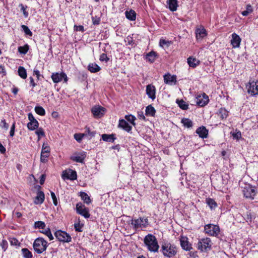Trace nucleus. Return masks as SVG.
I'll list each match as a JSON object with an SVG mask.
<instances>
[{
	"label": "nucleus",
	"instance_id": "obj_1",
	"mask_svg": "<svg viewBox=\"0 0 258 258\" xmlns=\"http://www.w3.org/2000/svg\"><path fill=\"white\" fill-rule=\"evenodd\" d=\"M144 242L150 251L154 252L158 251L159 246L157 238L154 235L151 234L147 235L144 237Z\"/></svg>",
	"mask_w": 258,
	"mask_h": 258
},
{
	"label": "nucleus",
	"instance_id": "obj_2",
	"mask_svg": "<svg viewBox=\"0 0 258 258\" xmlns=\"http://www.w3.org/2000/svg\"><path fill=\"white\" fill-rule=\"evenodd\" d=\"M161 251L165 256L169 258L174 256L177 252L176 246L169 242H164L162 244Z\"/></svg>",
	"mask_w": 258,
	"mask_h": 258
},
{
	"label": "nucleus",
	"instance_id": "obj_3",
	"mask_svg": "<svg viewBox=\"0 0 258 258\" xmlns=\"http://www.w3.org/2000/svg\"><path fill=\"white\" fill-rule=\"evenodd\" d=\"M48 246V242L42 237L37 238L33 244L34 251L38 254H41L45 251Z\"/></svg>",
	"mask_w": 258,
	"mask_h": 258
},
{
	"label": "nucleus",
	"instance_id": "obj_4",
	"mask_svg": "<svg viewBox=\"0 0 258 258\" xmlns=\"http://www.w3.org/2000/svg\"><path fill=\"white\" fill-rule=\"evenodd\" d=\"M131 224L135 231H137L146 228L149 223L148 218L143 217L138 219H132L131 220Z\"/></svg>",
	"mask_w": 258,
	"mask_h": 258
},
{
	"label": "nucleus",
	"instance_id": "obj_5",
	"mask_svg": "<svg viewBox=\"0 0 258 258\" xmlns=\"http://www.w3.org/2000/svg\"><path fill=\"white\" fill-rule=\"evenodd\" d=\"M212 242L209 238L199 239L197 244L198 248L202 252H207L211 249Z\"/></svg>",
	"mask_w": 258,
	"mask_h": 258
},
{
	"label": "nucleus",
	"instance_id": "obj_6",
	"mask_svg": "<svg viewBox=\"0 0 258 258\" xmlns=\"http://www.w3.org/2000/svg\"><path fill=\"white\" fill-rule=\"evenodd\" d=\"M244 196L247 199H254L256 195V190L255 186L250 184L246 185L242 190Z\"/></svg>",
	"mask_w": 258,
	"mask_h": 258
},
{
	"label": "nucleus",
	"instance_id": "obj_7",
	"mask_svg": "<svg viewBox=\"0 0 258 258\" xmlns=\"http://www.w3.org/2000/svg\"><path fill=\"white\" fill-rule=\"evenodd\" d=\"M204 230L209 235L216 236L219 233L220 228L217 225L209 224L205 226Z\"/></svg>",
	"mask_w": 258,
	"mask_h": 258
},
{
	"label": "nucleus",
	"instance_id": "obj_8",
	"mask_svg": "<svg viewBox=\"0 0 258 258\" xmlns=\"http://www.w3.org/2000/svg\"><path fill=\"white\" fill-rule=\"evenodd\" d=\"M54 235L61 242H69L72 240V237L70 234L63 231L57 230L55 232Z\"/></svg>",
	"mask_w": 258,
	"mask_h": 258
},
{
	"label": "nucleus",
	"instance_id": "obj_9",
	"mask_svg": "<svg viewBox=\"0 0 258 258\" xmlns=\"http://www.w3.org/2000/svg\"><path fill=\"white\" fill-rule=\"evenodd\" d=\"M51 78L54 83H58L62 80H63L64 83H67L68 80L66 74L63 72L60 73H53Z\"/></svg>",
	"mask_w": 258,
	"mask_h": 258
},
{
	"label": "nucleus",
	"instance_id": "obj_10",
	"mask_svg": "<svg viewBox=\"0 0 258 258\" xmlns=\"http://www.w3.org/2000/svg\"><path fill=\"white\" fill-rule=\"evenodd\" d=\"M77 175L76 171L71 169H67L62 172V178L63 179L74 180L77 179Z\"/></svg>",
	"mask_w": 258,
	"mask_h": 258
},
{
	"label": "nucleus",
	"instance_id": "obj_11",
	"mask_svg": "<svg viewBox=\"0 0 258 258\" xmlns=\"http://www.w3.org/2000/svg\"><path fill=\"white\" fill-rule=\"evenodd\" d=\"M76 210L77 213L83 216L85 218L90 217V215L89 213L88 209L81 203H78L76 205Z\"/></svg>",
	"mask_w": 258,
	"mask_h": 258
},
{
	"label": "nucleus",
	"instance_id": "obj_12",
	"mask_svg": "<svg viewBox=\"0 0 258 258\" xmlns=\"http://www.w3.org/2000/svg\"><path fill=\"white\" fill-rule=\"evenodd\" d=\"M247 92L251 96L258 94V82L252 81L249 83V85L247 86Z\"/></svg>",
	"mask_w": 258,
	"mask_h": 258
},
{
	"label": "nucleus",
	"instance_id": "obj_13",
	"mask_svg": "<svg viewBox=\"0 0 258 258\" xmlns=\"http://www.w3.org/2000/svg\"><path fill=\"white\" fill-rule=\"evenodd\" d=\"M146 94L148 97L152 100H154L156 98V89L154 86L148 85L146 87Z\"/></svg>",
	"mask_w": 258,
	"mask_h": 258
},
{
	"label": "nucleus",
	"instance_id": "obj_14",
	"mask_svg": "<svg viewBox=\"0 0 258 258\" xmlns=\"http://www.w3.org/2000/svg\"><path fill=\"white\" fill-rule=\"evenodd\" d=\"M209 101L208 96L204 93L202 96H199L197 97V104L200 106H204L206 105Z\"/></svg>",
	"mask_w": 258,
	"mask_h": 258
},
{
	"label": "nucleus",
	"instance_id": "obj_15",
	"mask_svg": "<svg viewBox=\"0 0 258 258\" xmlns=\"http://www.w3.org/2000/svg\"><path fill=\"white\" fill-rule=\"evenodd\" d=\"M164 81L165 84L169 85H175L176 82V76H171L169 74H165L164 76Z\"/></svg>",
	"mask_w": 258,
	"mask_h": 258
},
{
	"label": "nucleus",
	"instance_id": "obj_16",
	"mask_svg": "<svg viewBox=\"0 0 258 258\" xmlns=\"http://www.w3.org/2000/svg\"><path fill=\"white\" fill-rule=\"evenodd\" d=\"M104 108L100 106H94L91 109L92 113L96 117H100L102 116L104 113Z\"/></svg>",
	"mask_w": 258,
	"mask_h": 258
},
{
	"label": "nucleus",
	"instance_id": "obj_17",
	"mask_svg": "<svg viewBox=\"0 0 258 258\" xmlns=\"http://www.w3.org/2000/svg\"><path fill=\"white\" fill-rule=\"evenodd\" d=\"M180 245L182 249L186 251H189L192 249L191 244H189L187 238L185 237H182L180 239Z\"/></svg>",
	"mask_w": 258,
	"mask_h": 258
},
{
	"label": "nucleus",
	"instance_id": "obj_18",
	"mask_svg": "<svg viewBox=\"0 0 258 258\" xmlns=\"http://www.w3.org/2000/svg\"><path fill=\"white\" fill-rule=\"evenodd\" d=\"M241 38L240 37L234 33L232 34V39L231 40V44L232 45L233 47L237 48L240 45L241 42Z\"/></svg>",
	"mask_w": 258,
	"mask_h": 258
},
{
	"label": "nucleus",
	"instance_id": "obj_19",
	"mask_svg": "<svg viewBox=\"0 0 258 258\" xmlns=\"http://www.w3.org/2000/svg\"><path fill=\"white\" fill-rule=\"evenodd\" d=\"M196 133L199 137L202 139L207 138L208 135V130L204 126H201L198 127L196 130Z\"/></svg>",
	"mask_w": 258,
	"mask_h": 258
},
{
	"label": "nucleus",
	"instance_id": "obj_20",
	"mask_svg": "<svg viewBox=\"0 0 258 258\" xmlns=\"http://www.w3.org/2000/svg\"><path fill=\"white\" fill-rule=\"evenodd\" d=\"M118 127L122 128L123 130L129 133L131 131L132 127L124 119H120L119 121Z\"/></svg>",
	"mask_w": 258,
	"mask_h": 258
},
{
	"label": "nucleus",
	"instance_id": "obj_21",
	"mask_svg": "<svg viewBox=\"0 0 258 258\" xmlns=\"http://www.w3.org/2000/svg\"><path fill=\"white\" fill-rule=\"evenodd\" d=\"M86 157V154L85 152L81 153L79 155H74L71 157V159L74 161L78 163H83L84 160Z\"/></svg>",
	"mask_w": 258,
	"mask_h": 258
},
{
	"label": "nucleus",
	"instance_id": "obj_22",
	"mask_svg": "<svg viewBox=\"0 0 258 258\" xmlns=\"http://www.w3.org/2000/svg\"><path fill=\"white\" fill-rule=\"evenodd\" d=\"M44 198L45 196L44 192L43 191H39L37 192L34 202L35 204H41L44 202Z\"/></svg>",
	"mask_w": 258,
	"mask_h": 258
},
{
	"label": "nucleus",
	"instance_id": "obj_23",
	"mask_svg": "<svg viewBox=\"0 0 258 258\" xmlns=\"http://www.w3.org/2000/svg\"><path fill=\"white\" fill-rule=\"evenodd\" d=\"M196 34L197 39H202L207 34L206 29L203 27L197 29L196 30Z\"/></svg>",
	"mask_w": 258,
	"mask_h": 258
},
{
	"label": "nucleus",
	"instance_id": "obj_24",
	"mask_svg": "<svg viewBox=\"0 0 258 258\" xmlns=\"http://www.w3.org/2000/svg\"><path fill=\"white\" fill-rule=\"evenodd\" d=\"M187 63L189 67L196 68L200 64V61L197 58L190 56L187 58Z\"/></svg>",
	"mask_w": 258,
	"mask_h": 258
},
{
	"label": "nucleus",
	"instance_id": "obj_25",
	"mask_svg": "<svg viewBox=\"0 0 258 258\" xmlns=\"http://www.w3.org/2000/svg\"><path fill=\"white\" fill-rule=\"evenodd\" d=\"M168 4L169 9L172 12L175 11L177 7V0H168L167 1Z\"/></svg>",
	"mask_w": 258,
	"mask_h": 258
},
{
	"label": "nucleus",
	"instance_id": "obj_26",
	"mask_svg": "<svg viewBox=\"0 0 258 258\" xmlns=\"http://www.w3.org/2000/svg\"><path fill=\"white\" fill-rule=\"evenodd\" d=\"M126 18L131 20L134 21L136 20V13L135 11L131 10L129 11H126L125 12Z\"/></svg>",
	"mask_w": 258,
	"mask_h": 258
},
{
	"label": "nucleus",
	"instance_id": "obj_27",
	"mask_svg": "<svg viewBox=\"0 0 258 258\" xmlns=\"http://www.w3.org/2000/svg\"><path fill=\"white\" fill-rule=\"evenodd\" d=\"M88 70L91 73H97L100 70V68L95 63H90L88 66Z\"/></svg>",
	"mask_w": 258,
	"mask_h": 258
},
{
	"label": "nucleus",
	"instance_id": "obj_28",
	"mask_svg": "<svg viewBox=\"0 0 258 258\" xmlns=\"http://www.w3.org/2000/svg\"><path fill=\"white\" fill-rule=\"evenodd\" d=\"M101 138L104 141L111 143H113L115 139L113 134H103L101 136Z\"/></svg>",
	"mask_w": 258,
	"mask_h": 258
},
{
	"label": "nucleus",
	"instance_id": "obj_29",
	"mask_svg": "<svg viewBox=\"0 0 258 258\" xmlns=\"http://www.w3.org/2000/svg\"><path fill=\"white\" fill-rule=\"evenodd\" d=\"M19 76L23 79L27 78V74L26 70L23 67H19L17 71Z\"/></svg>",
	"mask_w": 258,
	"mask_h": 258
},
{
	"label": "nucleus",
	"instance_id": "obj_30",
	"mask_svg": "<svg viewBox=\"0 0 258 258\" xmlns=\"http://www.w3.org/2000/svg\"><path fill=\"white\" fill-rule=\"evenodd\" d=\"M85 133H83L85 137H87L89 139H91L94 137L96 134V132L94 131H91L89 128L86 127Z\"/></svg>",
	"mask_w": 258,
	"mask_h": 258
},
{
	"label": "nucleus",
	"instance_id": "obj_31",
	"mask_svg": "<svg viewBox=\"0 0 258 258\" xmlns=\"http://www.w3.org/2000/svg\"><path fill=\"white\" fill-rule=\"evenodd\" d=\"M156 56H157V54L155 52L151 51L147 54L146 58L149 61L152 63L155 60Z\"/></svg>",
	"mask_w": 258,
	"mask_h": 258
},
{
	"label": "nucleus",
	"instance_id": "obj_32",
	"mask_svg": "<svg viewBox=\"0 0 258 258\" xmlns=\"http://www.w3.org/2000/svg\"><path fill=\"white\" fill-rule=\"evenodd\" d=\"M29 49V46L28 44H25L24 46H19L18 48L19 52L22 55H25Z\"/></svg>",
	"mask_w": 258,
	"mask_h": 258
},
{
	"label": "nucleus",
	"instance_id": "obj_33",
	"mask_svg": "<svg viewBox=\"0 0 258 258\" xmlns=\"http://www.w3.org/2000/svg\"><path fill=\"white\" fill-rule=\"evenodd\" d=\"M156 112L155 108L151 105H148L146 109V114L151 116H154Z\"/></svg>",
	"mask_w": 258,
	"mask_h": 258
},
{
	"label": "nucleus",
	"instance_id": "obj_34",
	"mask_svg": "<svg viewBox=\"0 0 258 258\" xmlns=\"http://www.w3.org/2000/svg\"><path fill=\"white\" fill-rule=\"evenodd\" d=\"M80 197L82 200L87 204L89 205L91 203V200L88 195L85 192H80Z\"/></svg>",
	"mask_w": 258,
	"mask_h": 258
},
{
	"label": "nucleus",
	"instance_id": "obj_35",
	"mask_svg": "<svg viewBox=\"0 0 258 258\" xmlns=\"http://www.w3.org/2000/svg\"><path fill=\"white\" fill-rule=\"evenodd\" d=\"M206 203L210 207L211 209H215L217 206L216 202L214 200L211 198H207L206 199Z\"/></svg>",
	"mask_w": 258,
	"mask_h": 258
},
{
	"label": "nucleus",
	"instance_id": "obj_36",
	"mask_svg": "<svg viewBox=\"0 0 258 258\" xmlns=\"http://www.w3.org/2000/svg\"><path fill=\"white\" fill-rule=\"evenodd\" d=\"M183 125L187 128H189L192 126V121L188 118H182L181 121Z\"/></svg>",
	"mask_w": 258,
	"mask_h": 258
},
{
	"label": "nucleus",
	"instance_id": "obj_37",
	"mask_svg": "<svg viewBox=\"0 0 258 258\" xmlns=\"http://www.w3.org/2000/svg\"><path fill=\"white\" fill-rule=\"evenodd\" d=\"M176 103L179 107L183 110H187L188 108V105L183 100H176Z\"/></svg>",
	"mask_w": 258,
	"mask_h": 258
},
{
	"label": "nucleus",
	"instance_id": "obj_38",
	"mask_svg": "<svg viewBox=\"0 0 258 258\" xmlns=\"http://www.w3.org/2000/svg\"><path fill=\"white\" fill-rule=\"evenodd\" d=\"M39 123L38 121L29 122L27 124V127L29 130L33 131L38 127Z\"/></svg>",
	"mask_w": 258,
	"mask_h": 258
},
{
	"label": "nucleus",
	"instance_id": "obj_39",
	"mask_svg": "<svg viewBox=\"0 0 258 258\" xmlns=\"http://www.w3.org/2000/svg\"><path fill=\"white\" fill-rule=\"evenodd\" d=\"M40 232L46 235L48 237L49 240H52L53 239V236L49 228H47L46 229H42V230L40 231Z\"/></svg>",
	"mask_w": 258,
	"mask_h": 258
},
{
	"label": "nucleus",
	"instance_id": "obj_40",
	"mask_svg": "<svg viewBox=\"0 0 258 258\" xmlns=\"http://www.w3.org/2000/svg\"><path fill=\"white\" fill-rule=\"evenodd\" d=\"M22 253L24 258H32V252L26 248L22 249Z\"/></svg>",
	"mask_w": 258,
	"mask_h": 258
},
{
	"label": "nucleus",
	"instance_id": "obj_41",
	"mask_svg": "<svg viewBox=\"0 0 258 258\" xmlns=\"http://www.w3.org/2000/svg\"><path fill=\"white\" fill-rule=\"evenodd\" d=\"M218 115L222 119H225L228 115V112L225 109L221 108L219 110Z\"/></svg>",
	"mask_w": 258,
	"mask_h": 258
},
{
	"label": "nucleus",
	"instance_id": "obj_42",
	"mask_svg": "<svg viewBox=\"0 0 258 258\" xmlns=\"http://www.w3.org/2000/svg\"><path fill=\"white\" fill-rule=\"evenodd\" d=\"M45 223L41 221H36L34 223V227L35 229H44L45 228Z\"/></svg>",
	"mask_w": 258,
	"mask_h": 258
},
{
	"label": "nucleus",
	"instance_id": "obj_43",
	"mask_svg": "<svg viewBox=\"0 0 258 258\" xmlns=\"http://www.w3.org/2000/svg\"><path fill=\"white\" fill-rule=\"evenodd\" d=\"M35 111L37 114L43 116L45 114V111L44 109L41 106H36L35 107Z\"/></svg>",
	"mask_w": 258,
	"mask_h": 258
},
{
	"label": "nucleus",
	"instance_id": "obj_44",
	"mask_svg": "<svg viewBox=\"0 0 258 258\" xmlns=\"http://www.w3.org/2000/svg\"><path fill=\"white\" fill-rule=\"evenodd\" d=\"M83 226V224L80 223V221L78 219V221L75 222L74 224V228L76 231L78 232H82V227Z\"/></svg>",
	"mask_w": 258,
	"mask_h": 258
},
{
	"label": "nucleus",
	"instance_id": "obj_45",
	"mask_svg": "<svg viewBox=\"0 0 258 258\" xmlns=\"http://www.w3.org/2000/svg\"><path fill=\"white\" fill-rule=\"evenodd\" d=\"M252 12V8L251 5H247L246 6V10L243 11L241 12V14L243 16H247L249 14Z\"/></svg>",
	"mask_w": 258,
	"mask_h": 258
},
{
	"label": "nucleus",
	"instance_id": "obj_46",
	"mask_svg": "<svg viewBox=\"0 0 258 258\" xmlns=\"http://www.w3.org/2000/svg\"><path fill=\"white\" fill-rule=\"evenodd\" d=\"M125 119L129 121L133 125H135L136 123L135 121L136 120V117L133 115H126L125 116Z\"/></svg>",
	"mask_w": 258,
	"mask_h": 258
},
{
	"label": "nucleus",
	"instance_id": "obj_47",
	"mask_svg": "<svg viewBox=\"0 0 258 258\" xmlns=\"http://www.w3.org/2000/svg\"><path fill=\"white\" fill-rule=\"evenodd\" d=\"M22 31L25 33V34L29 36H32V32L30 30L29 28L24 25H22L21 26Z\"/></svg>",
	"mask_w": 258,
	"mask_h": 258
},
{
	"label": "nucleus",
	"instance_id": "obj_48",
	"mask_svg": "<svg viewBox=\"0 0 258 258\" xmlns=\"http://www.w3.org/2000/svg\"><path fill=\"white\" fill-rule=\"evenodd\" d=\"M35 134L38 136V140H40V138L42 137L45 136L44 132L42 128H38L37 131L35 132Z\"/></svg>",
	"mask_w": 258,
	"mask_h": 258
},
{
	"label": "nucleus",
	"instance_id": "obj_49",
	"mask_svg": "<svg viewBox=\"0 0 258 258\" xmlns=\"http://www.w3.org/2000/svg\"><path fill=\"white\" fill-rule=\"evenodd\" d=\"M49 154L41 153L40 161L42 163H46L48 161V157Z\"/></svg>",
	"mask_w": 258,
	"mask_h": 258
},
{
	"label": "nucleus",
	"instance_id": "obj_50",
	"mask_svg": "<svg viewBox=\"0 0 258 258\" xmlns=\"http://www.w3.org/2000/svg\"><path fill=\"white\" fill-rule=\"evenodd\" d=\"M42 153H46L49 154L50 153V148L47 146V144L44 143L42 146V148L41 150Z\"/></svg>",
	"mask_w": 258,
	"mask_h": 258
},
{
	"label": "nucleus",
	"instance_id": "obj_51",
	"mask_svg": "<svg viewBox=\"0 0 258 258\" xmlns=\"http://www.w3.org/2000/svg\"><path fill=\"white\" fill-rule=\"evenodd\" d=\"M19 7L21 8V10L23 12V15L25 16V17L27 18L28 16V12L26 10L27 7L24 6L22 4H20Z\"/></svg>",
	"mask_w": 258,
	"mask_h": 258
},
{
	"label": "nucleus",
	"instance_id": "obj_52",
	"mask_svg": "<svg viewBox=\"0 0 258 258\" xmlns=\"http://www.w3.org/2000/svg\"><path fill=\"white\" fill-rule=\"evenodd\" d=\"M124 41L127 43V45L133 46L135 43L134 40H133V38L130 36L127 37L124 39Z\"/></svg>",
	"mask_w": 258,
	"mask_h": 258
},
{
	"label": "nucleus",
	"instance_id": "obj_53",
	"mask_svg": "<svg viewBox=\"0 0 258 258\" xmlns=\"http://www.w3.org/2000/svg\"><path fill=\"white\" fill-rule=\"evenodd\" d=\"M83 134H75L74 135V138L78 142H81L83 137H84Z\"/></svg>",
	"mask_w": 258,
	"mask_h": 258
},
{
	"label": "nucleus",
	"instance_id": "obj_54",
	"mask_svg": "<svg viewBox=\"0 0 258 258\" xmlns=\"http://www.w3.org/2000/svg\"><path fill=\"white\" fill-rule=\"evenodd\" d=\"M0 126L2 128L5 129L6 130H7L9 127V125L8 123H6L5 120L4 119V120H2V121H1Z\"/></svg>",
	"mask_w": 258,
	"mask_h": 258
},
{
	"label": "nucleus",
	"instance_id": "obj_55",
	"mask_svg": "<svg viewBox=\"0 0 258 258\" xmlns=\"http://www.w3.org/2000/svg\"><path fill=\"white\" fill-rule=\"evenodd\" d=\"M50 195H51V198L53 201V204L55 206H57V198H56V197L54 192L51 191Z\"/></svg>",
	"mask_w": 258,
	"mask_h": 258
},
{
	"label": "nucleus",
	"instance_id": "obj_56",
	"mask_svg": "<svg viewBox=\"0 0 258 258\" xmlns=\"http://www.w3.org/2000/svg\"><path fill=\"white\" fill-rule=\"evenodd\" d=\"M99 59L102 61L107 62L109 60V58L105 53H102L100 55Z\"/></svg>",
	"mask_w": 258,
	"mask_h": 258
},
{
	"label": "nucleus",
	"instance_id": "obj_57",
	"mask_svg": "<svg viewBox=\"0 0 258 258\" xmlns=\"http://www.w3.org/2000/svg\"><path fill=\"white\" fill-rule=\"evenodd\" d=\"M92 23L94 25H98L100 23V19L99 18H98L97 17H92Z\"/></svg>",
	"mask_w": 258,
	"mask_h": 258
},
{
	"label": "nucleus",
	"instance_id": "obj_58",
	"mask_svg": "<svg viewBox=\"0 0 258 258\" xmlns=\"http://www.w3.org/2000/svg\"><path fill=\"white\" fill-rule=\"evenodd\" d=\"M74 30L76 31H81V32L84 31V27L82 25H79V26L75 25L74 26Z\"/></svg>",
	"mask_w": 258,
	"mask_h": 258
},
{
	"label": "nucleus",
	"instance_id": "obj_59",
	"mask_svg": "<svg viewBox=\"0 0 258 258\" xmlns=\"http://www.w3.org/2000/svg\"><path fill=\"white\" fill-rule=\"evenodd\" d=\"M159 43H160V45L161 47H163V46L165 45H167V46H168L170 43L169 41H167L164 39H161L160 40Z\"/></svg>",
	"mask_w": 258,
	"mask_h": 258
},
{
	"label": "nucleus",
	"instance_id": "obj_60",
	"mask_svg": "<svg viewBox=\"0 0 258 258\" xmlns=\"http://www.w3.org/2000/svg\"><path fill=\"white\" fill-rule=\"evenodd\" d=\"M9 241L12 245H16V239L14 237L10 236L9 237Z\"/></svg>",
	"mask_w": 258,
	"mask_h": 258
},
{
	"label": "nucleus",
	"instance_id": "obj_61",
	"mask_svg": "<svg viewBox=\"0 0 258 258\" xmlns=\"http://www.w3.org/2000/svg\"><path fill=\"white\" fill-rule=\"evenodd\" d=\"M7 241L6 240H3L1 243V246H2V248L4 249V250H6L7 247Z\"/></svg>",
	"mask_w": 258,
	"mask_h": 258
},
{
	"label": "nucleus",
	"instance_id": "obj_62",
	"mask_svg": "<svg viewBox=\"0 0 258 258\" xmlns=\"http://www.w3.org/2000/svg\"><path fill=\"white\" fill-rule=\"evenodd\" d=\"M232 136L235 139H239L241 137V134L240 132H238L235 133H233L232 134Z\"/></svg>",
	"mask_w": 258,
	"mask_h": 258
},
{
	"label": "nucleus",
	"instance_id": "obj_63",
	"mask_svg": "<svg viewBox=\"0 0 258 258\" xmlns=\"http://www.w3.org/2000/svg\"><path fill=\"white\" fill-rule=\"evenodd\" d=\"M15 123H13V124L11 127L10 133V136L11 137H13L15 134Z\"/></svg>",
	"mask_w": 258,
	"mask_h": 258
},
{
	"label": "nucleus",
	"instance_id": "obj_64",
	"mask_svg": "<svg viewBox=\"0 0 258 258\" xmlns=\"http://www.w3.org/2000/svg\"><path fill=\"white\" fill-rule=\"evenodd\" d=\"M28 119L30 120V122L37 121L31 113H29L28 114Z\"/></svg>",
	"mask_w": 258,
	"mask_h": 258
}]
</instances>
